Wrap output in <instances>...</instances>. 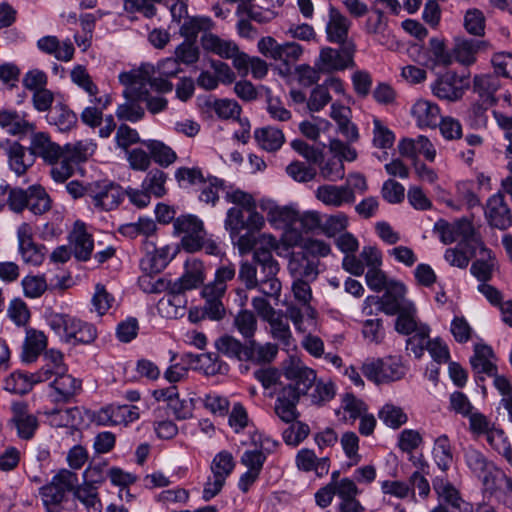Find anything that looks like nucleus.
<instances>
[{"mask_svg":"<svg viewBox=\"0 0 512 512\" xmlns=\"http://www.w3.org/2000/svg\"><path fill=\"white\" fill-rule=\"evenodd\" d=\"M284 375L291 381L286 386H291L300 396L306 395L309 389L315 385V371L306 367L300 361L291 360L284 369Z\"/></svg>","mask_w":512,"mask_h":512,"instance_id":"1a4fd4ad","label":"nucleus"},{"mask_svg":"<svg viewBox=\"0 0 512 512\" xmlns=\"http://www.w3.org/2000/svg\"><path fill=\"white\" fill-rule=\"evenodd\" d=\"M54 389L52 402L59 404L69 403L81 390V381L65 372L56 373L55 379L50 383Z\"/></svg>","mask_w":512,"mask_h":512,"instance_id":"4468645a","label":"nucleus"},{"mask_svg":"<svg viewBox=\"0 0 512 512\" xmlns=\"http://www.w3.org/2000/svg\"><path fill=\"white\" fill-rule=\"evenodd\" d=\"M233 325L247 341L254 338L257 330V319L252 311L243 309L234 317Z\"/></svg>","mask_w":512,"mask_h":512,"instance_id":"603ef678","label":"nucleus"},{"mask_svg":"<svg viewBox=\"0 0 512 512\" xmlns=\"http://www.w3.org/2000/svg\"><path fill=\"white\" fill-rule=\"evenodd\" d=\"M494 357L492 348L486 344H476L474 346V355L470 358V364L475 373L495 375L497 372L496 364L490 361Z\"/></svg>","mask_w":512,"mask_h":512,"instance_id":"c756f323","label":"nucleus"},{"mask_svg":"<svg viewBox=\"0 0 512 512\" xmlns=\"http://www.w3.org/2000/svg\"><path fill=\"white\" fill-rule=\"evenodd\" d=\"M352 65H354V62L351 52L347 49L340 52L331 47L322 48L319 58L315 63V66L319 68L322 73L342 71Z\"/></svg>","mask_w":512,"mask_h":512,"instance_id":"9b49d317","label":"nucleus"},{"mask_svg":"<svg viewBox=\"0 0 512 512\" xmlns=\"http://www.w3.org/2000/svg\"><path fill=\"white\" fill-rule=\"evenodd\" d=\"M97 337L96 327L88 322L77 318L69 335V343L73 344H91Z\"/></svg>","mask_w":512,"mask_h":512,"instance_id":"864d4df0","label":"nucleus"},{"mask_svg":"<svg viewBox=\"0 0 512 512\" xmlns=\"http://www.w3.org/2000/svg\"><path fill=\"white\" fill-rule=\"evenodd\" d=\"M486 18L483 12L477 8H470L464 15V28L474 36H483L485 33Z\"/></svg>","mask_w":512,"mask_h":512,"instance_id":"69168bd1","label":"nucleus"},{"mask_svg":"<svg viewBox=\"0 0 512 512\" xmlns=\"http://www.w3.org/2000/svg\"><path fill=\"white\" fill-rule=\"evenodd\" d=\"M486 440L507 462H512V446L502 429L492 427L486 435Z\"/></svg>","mask_w":512,"mask_h":512,"instance_id":"13d9d810","label":"nucleus"},{"mask_svg":"<svg viewBox=\"0 0 512 512\" xmlns=\"http://www.w3.org/2000/svg\"><path fill=\"white\" fill-rule=\"evenodd\" d=\"M165 292L166 295L158 302V310L169 318L182 317L188 302L185 293L176 291L172 285Z\"/></svg>","mask_w":512,"mask_h":512,"instance_id":"b1692460","label":"nucleus"},{"mask_svg":"<svg viewBox=\"0 0 512 512\" xmlns=\"http://www.w3.org/2000/svg\"><path fill=\"white\" fill-rule=\"evenodd\" d=\"M200 194L199 200L206 204L215 206L219 201L218 192L224 187V181L215 176H208L204 178V182L199 186Z\"/></svg>","mask_w":512,"mask_h":512,"instance_id":"3c124183","label":"nucleus"},{"mask_svg":"<svg viewBox=\"0 0 512 512\" xmlns=\"http://www.w3.org/2000/svg\"><path fill=\"white\" fill-rule=\"evenodd\" d=\"M37 48L48 55H53L57 60L68 62L73 59L75 48L67 39L62 43L56 36H44L37 41Z\"/></svg>","mask_w":512,"mask_h":512,"instance_id":"aec40b11","label":"nucleus"},{"mask_svg":"<svg viewBox=\"0 0 512 512\" xmlns=\"http://www.w3.org/2000/svg\"><path fill=\"white\" fill-rule=\"evenodd\" d=\"M213 22L209 17H186L180 27V35L187 41L196 42L199 32L209 31Z\"/></svg>","mask_w":512,"mask_h":512,"instance_id":"a19ab883","label":"nucleus"},{"mask_svg":"<svg viewBox=\"0 0 512 512\" xmlns=\"http://www.w3.org/2000/svg\"><path fill=\"white\" fill-rule=\"evenodd\" d=\"M225 229L231 238H236L246 231H260L265 224L264 217L256 210H245L240 207H231L226 213Z\"/></svg>","mask_w":512,"mask_h":512,"instance_id":"39448f33","label":"nucleus"},{"mask_svg":"<svg viewBox=\"0 0 512 512\" xmlns=\"http://www.w3.org/2000/svg\"><path fill=\"white\" fill-rule=\"evenodd\" d=\"M329 19L326 25L327 40L331 43L344 44L351 26L350 20L336 7H329Z\"/></svg>","mask_w":512,"mask_h":512,"instance_id":"a211bd4d","label":"nucleus"},{"mask_svg":"<svg viewBox=\"0 0 512 512\" xmlns=\"http://www.w3.org/2000/svg\"><path fill=\"white\" fill-rule=\"evenodd\" d=\"M33 386L31 375H27L23 372H14L5 379L4 388L11 393L24 395L28 393Z\"/></svg>","mask_w":512,"mask_h":512,"instance_id":"0e129e2a","label":"nucleus"},{"mask_svg":"<svg viewBox=\"0 0 512 512\" xmlns=\"http://www.w3.org/2000/svg\"><path fill=\"white\" fill-rule=\"evenodd\" d=\"M73 495L85 506L87 512H101L102 503L96 486L83 483L75 489Z\"/></svg>","mask_w":512,"mask_h":512,"instance_id":"49530a36","label":"nucleus"},{"mask_svg":"<svg viewBox=\"0 0 512 512\" xmlns=\"http://www.w3.org/2000/svg\"><path fill=\"white\" fill-rule=\"evenodd\" d=\"M47 346V337L41 331L27 330L23 345V357L27 362H33Z\"/></svg>","mask_w":512,"mask_h":512,"instance_id":"c9c22d12","label":"nucleus"},{"mask_svg":"<svg viewBox=\"0 0 512 512\" xmlns=\"http://www.w3.org/2000/svg\"><path fill=\"white\" fill-rule=\"evenodd\" d=\"M416 309L413 304H407L404 309L398 312L395 321V330L403 335H410L417 328L415 320Z\"/></svg>","mask_w":512,"mask_h":512,"instance_id":"e2e57ef3","label":"nucleus"},{"mask_svg":"<svg viewBox=\"0 0 512 512\" xmlns=\"http://www.w3.org/2000/svg\"><path fill=\"white\" fill-rule=\"evenodd\" d=\"M412 115L420 127L434 128L440 119V109L437 104L420 99L412 107Z\"/></svg>","mask_w":512,"mask_h":512,"instance_id":"7c9ffc66","label":"nucleus"},{"mask_svg":"<svg viewBox=\"0 0 512 512\" xmlns=\"http://www.w3.org/2000/svg\"><path fill=\"white\" fill-rule=\"evenodd\" d=\"M316 197L324 204L335 207L341 206L343 203H353L355 201V193L352 188L347 185H323L318 187Z\"/></svg>","mask_w":512,"mask_h":512,"instance_id":"5701e85b","label":"nucleus"},{"mask_svg":"<svg viewBox=\"0 0 512 512\" xmlns=\"http://www.w3.org/2000/svg\"><path fill=\"white\" fill-rule=\"evenodd\" d=\"M201 41L205 50L211 51L222 58H232L238 52V47L235 44L224 41L214 34L203 35Z\"/></svg>","mask_w":512,"mask_h":512,"instance_id":"79ce46f5","label":"nucleus"},{"mask_svg":"<svg viewBox=\"0 0 512 512\" xmlns=\"http://www.w3.org/2000/svg\"><path fill=\"white\" fill-rule=\"evenodd\" d=\"M319 264V259L309 257V255H306L301 249L300 251H293L290 254L288 271L294 279L301 278L314 281L319 274Z\"/></svg>","mask_w":512,"mask_h":512,"instance_id":"f8f14e48","label":"nucleus"},{"mask_svg":"<svg viewBox=\"0 0 512 512\" xmlns=\"http://www.w3.org/2000/svg\"><path fill=\"white\" fill-rule=\"evenodd\" d=\"M469 77V73L458 75L454 71H447L433 82L431 85L432 93L440 100L458 101L470 87Z\"/></svg>","mask_w":512,"mask_h":512,"instance_id":"20e7f679","label":"nucleus"},{"mask_svg":"<svg viewBox=\"0 0 512 512\" xmlns=\"http://www.w3.org/2000/svg\"><path fill=\"white\" fill-rule=\"evenodd\" d=\"M0 127L11 135L26 134L34 129L32 123L11 109H0Z\"/></svg>","mask_w":512,"mask_h":512,"instance_id":"2f4dec72","label":"nucleus"},{"mask_svg":"<svg viewBox=\"0 0 512 512\" xmlns=\"http://www.w3.org/2000/svg\"><path fill=\"white\" fill-rule=\"evenodd\" d=\"M27 196L26 208L33 214L42 215L51 209V199L42 186H30Z\"/></svg>","mask_w":512,"mask_h":512,"instance_id":"e433bc0d","label":"nucleus"},{"mask_svg":"<svg viewBox=\"0 0 512 512\" xmlns=\"http://www.w3.org/2000/svg\"><path fill=\"white\" fill-rule=\"evenodd\" d=\"M214 345L218 353H221L230 359H235L240 362L244 361L243 353L245 351L246 341L242 343L235 337L225 334L216 339Z\"/></svg>","mask_w":512,"mask_h":512,"instance_id":"4c0bfd02","label":"nucleus"},{"mask_svg":"<svg viewBox=\"0 0 512 512\" xmlns=\"http://www.w3.org/2000/svg\"><path fill=\"white\" fill-rule=\"evenodd\" d=\"M116 116L121 121L138 122L144 118L145 110L140 105V100H136V96H130L117 107Z\"/></svg>","mask_w":512,"mask_h":512,"instance_id":"6e6d98bb","label":"nucleus"},{"mask_svg":"<svg viewBox=\"0 0 512 512\" xmlns=\"http://www.w3.org/2000/svg\"><path fill=\"white\" fill-rule=\"evenodd\" d=\"M254 138L261 148L269 152L279 150L285 141L283 132L270 126L256 129Z\"/></svg>","mask_w":512,"mask_h":512,"instance_id":"f704fd0d","label":"nucleus"},{"mask_svg":"<svg viewBox=\"0 0 512 512\" xmlns=\"http://www.w3.org/2000/svg\"><path fill=\"white\" fill-rule=\"evenodd\" d=\"M433 489L439 497V504L448 512H469L474 509L473 505L465 501L458 489L443 477H436L433 480Z\"/></svg>","mask_w":512,"mask_h":512,"instance_id":"423d86ee","label":"nucleus"},{"mask_svg":"<svg viewBox=\"0 0 512 512\" xmlns=\"http://www.w3.org/2000/svg\"><path fill=\"white\" fill-rule=\"evenodd\" d=\"M48 120L50 124H54L60 131L71 130L78 121L77 115L66 105H55L49 115Z\"/></svg>","mask_w":512,"mask_h":512,"instance_id":"58836bf2","label":"nucleus"},{"mask_svg":"<svg viewBox=\"0 0 512 512\" xmlns=\"http://www.w3.org/2000/svg\"><path fill=\"white\" fill-rule=\"evenodd\" d=\"M377 365H380L379 367L383 369L382 380H385V382L398 381L407 372V368L398 357L378 358Z\"/></svg>","mask_w":512,"mask_h":512,"instance_id":"de8ad7c7","label":"nucleus"},{"mask_svg":"<svg viewBox=\"0 0 512 512\" xmlns=\"http://www.w3.org/2000/svg\"><path fill=\"white\" fill-rule=\"evenodd\" d=\"M235 273L236 270L232 264L219 267L215 273V281L204 286L206 294H225L226 282L232 280L235 277Z\"/></svg>","mask_w":512,"mask_h":512,"instance_id":"4d7b16f0","label":"nucleus"},{"mask_svg":"<svg viewBox=\"0 0 512 512\" xmlns=\"http://www.w3.org/2000/svg\"><path fill=\"white\" fill-rule=\"evenodd\" d=\"M406 288L402 283L389 282L385 293L380 297L379 310L387 315H396L407 304H412L405 300Z\"/></svg>","mask_w":512,"mask_h":512,"instance_id":"2eb2a0df","label":"nucleus"},{"mask_svg":"<svg viewBox=\"0 0 512 512\" xmlns=\"http://www.w3.org/2000/svg\"><path fill=\"white\" fill-rule=\"evenodd\" d=\"M13 421L17 428L18 436L21 439H31L38 428V419L35 415L27 413L24 408L15 410Z\"/></svg>","mask_w":512,"mask_h":512,"instance_id":"37998d69","label":"nucleus"},{"mask_svg":"<svg viewBox=\"0 0 512 512\" xmlns=\"http://www.w3.org/2000/svg\"><path fill=\"white\" fill-rule=\"evenodd\" d=\"M201 294L205 299L203 307L207 318L214 321L222 320L225 316V307L221 300L224 294L213 293L212 295H208L205 292V287H203Z\"/></svg>","mask_w":512,"mask_h":512,"instance_id":"338daca9","label":"nucleus"},{"mask_svg":"<svg viewBox=\"0 0 512 512\" xmlns=\"http://www.w3.org/2000/svg\"><path fill=\"white\" fill-rule=\"evenodd\" d=\"M500 83L497 75L484 74L476 75L473 80V90L480 98L490 105L495 104V92L499 89Z\"/></svg>","mask_w":512,"mask_h":512,"instance_id":"473e14b6","label":"nucleus"},{"mask_svg":"<svg viewBox=\"0 0 512 512\" xmlns=\"http://www.w3.org/2000/svg\"><path fill=\"white\" fill-rule=\"evenodd\" d=\"M465 461L471 471L479 477L483 476L495 465L476 449H468L466 451Z\"/></svg>","mask_w":512,"mask_h":512,"instance_id":"774afa93","label":"nucleus"},{"mask_svg":"<svg viewBox=\"0 0 512 512\" xmlns=\"http://www.w3.org/2000/svg\"><path fill=\"white\" fill-rule=\"evenodd\" d=\"M46 320L55 334L63 338L66 343H69V335L77 318L69 314L49 312L46 315Z\"/></svg>","mask_w":512,"mask_h":512,"instance_id":"ea45409f","label":"nucleus"},{"mask_svg":"<svg viewBox=\"0 0 512 512\" xmlns=\"http://www.w3.org/2000/svg\"><path fill=\"white\" fill-rule=\"evenodd\" d=\"M94 242L92 235L89 234L81 224L79 229L74 231V240L72 241V253L78 261H88L91 258Z\"/></svg>","mask_w":512,"mask_h":512,"instance_id":"72a5a7b5","label":"nucleus"},{"mask_svg":"<svg viewBox=\"0 0 512 512\" xmlns=\"http://www.w3.org/2000/svg\"><path fill=\"white\" fill-rule=\"evenodd\" d=\"M300 397L291 386H284L277 394L275 414L285 423L295 422L300 416L297 410Z\"/></svg>","mask_w":512,"mask_h":512,"instance_id":"ddd939ff","label":"nucleus"},{"mask_svg":"<svg viewBox=\"0 0 512 512\" xmlns=\"http://www.w3.org/2000/svg\"><path fill=\"white\" fill-rule=\"evenodd\" d=\"M174 234L183 235L181 245L187 252L199 251L204 244L205 229L203 222L195 215L178 216L174 223Z\"/></svg>","mask_w":512,"mask_h":512,"instance_id":"7ed1b4c3","label":"nucleus"},{"mask_svg":"<svg viewBox=\"0 0 512 512\" xmlns=\"http://www.w3.org/2000/svg\"><path fill=\"white\" fill-rule=\"evenodd\" d=\"M478 247L479 258L472 263L470 272L478 281L486 283L492 279L497 260L492 250L487 248L484 243H479Z\"/></svg>","mask_w":512,"mask_h":512,"instance_id":"6ab92c4d","label":"nucleus"},{"mask_svg":"<svg viewBox=\"0 0 512 512\" xmlns=\"http://www.w3.org/2000/svg\"><path fill=\"white\" fill-rule=\"evenodd\" d=\"M18 240L23 260L35 266L40 265L44 260L45 247L34 242L27 224H23L18 229Z\"/></svg>","mask_w":512,"mask_h":512,"instance_id":"dca6fc26","label":"nucleus"},{"mask_svg":"<svg viewBox=\"0 0 512 512\" xmlns=\"http://www.w3.org/2000/svg\"><path fill=\"white\" fill-rule=\"evenodd\" d=\"M150 74H155V67L151 64H144L138 71L125 72L120 74V82L127 86L124 91V97L136 96L145 89V78Z\"/></svg>","mask_w":512,"mask_h":512,"instance_id":"a878e982","label":"nucleus"},{"mask_svg":"<svg viewBox=\"0 0 512 512\" xmlns=\"http://www.w3.org/2000/svg\"><path fill=\"white\" fill-rule=\"evenodd\" d=\"M207 111H214L220 119L238 118L241 114V106L231 99H216L208 96L200 104Z\"/></svg>","mask_w":512,"mask_h":512,"instance_id":"cd10ccee","label":"nucleus"},{"mask_svg":"<svg viewBox=\"0 0 512 512\" xmlns=\"http://www.w3.org/2000/svg\"><path fill=\"white\" fill-rule=\"evenodd\" d=\"M166 180L167 174L162 170L155 168L147 173L142 182V188L156 198H161L167 193L165 188Z\"/></svg>","mask_w":512,"mask_h":512,"instance_id":"8fccbe9b","label":"nucleus"},{"mask_svg":"<svg viewBox=\"0 0 512 512\" xmlns=\"http://www.w3.org/2000/svg\"><path fill=\"white\" fill-rule=\"evenodd\" d=\"M252 257L260 278V291L266 296L277 298L281 292V282L276 277L280 268L271 249L262 246L256 248Z\"/></svg>","mask_w":512,"mask_h":512,"instance_id":"f257e3e1","label":"nucleus"},{"mask_svg":"<svg viewBox=\"0 0 512 512\" xmlns=\"http://www.w3.org/2000/svg\"><path fill=\"white\" fill-rule=\"evenodd\" d=\"M40 494L48 512H58L66 492L54 481H51L40 489Z\"/></svg>","mask_w":512,"mask_h":512,"instance_id":"bf43d9fd","label":"nucleus"},{"mask_svg":"<svg viewBox=\"0 0 512 512\" xmlns=\"http://www.w3.org/2000/svg\"><path fill=\"white\" fill-rule=\"evenodd\" d=\"M488 46L486 41L476 39H458L453 47V61L470 66L476 61L477 53Z\"/></svg>","mask_w":512,"mask_h":512,"instance_id":"bb28decb","label":"nucleus"},{"mask_svg":"<svg viewBox=\"0 0 512 512\" xmlns=\"http://www.w3.org/2000/svg\"><path fill=\"white\" fill-rule=\"evenodd\" d=\"M378 417L392 429H399L408 421L407 414L399 406L387 403L378 412Z\"/></svg>","mask_w":512,"mask_h":512,"instance_id":"5fc2aeb1","label":"nucleus"},{"mask_svg":"<svg viewBox=\"0 0 512 512\" xmlns=\"http://www.w3.org/2000/svg\"><path fill=\"white\" fill-rule=\"evenodd\" d=\"M29 150L32 151L34 159L38 156L47 164H52L59 160L63 147L51 141L48 134L39 132L33 135Z\"/></svg>","mask_w":512,"mask_h":512,"instance_id":"f3484780","label":"nucleus"},{"mask_svg":"<svg viewBox=\"0 0 512 512\" xmlns=\"http://www.w3.org/2000/svg\"><path fill=\"white\" fill-rule=\"evenodd\" d=\"M90 155V145L83 142L66 144L61 151L59 160L50 164L51 177L59 183L65 182L75 172L79 164L85 162Z\"/></svg>","mask_w":512,"mask_h":512,"instance_id":"f03ea898","label":"nucleus"},{"mask_svg":"<svg viewBox=\"0 0 512 512\" xmlns=\"http://www.w3.org/2000/svg\"><path fill=\"white\" fill-rule=\"evenodd\" d=\"M481 477L484 492L488 493L490 496H494L510 478L502 469L495 465Z\"/></svg>","mask_w":512,"mask_h":512,"instance_id":"680f3d73","label":"nucleus"},{"mask_svg":"<svg viewBox=\"0 0 512 512\" xmlns=\"http://www.w3.org/2000/svg\"><path fill=\"white\" fill-rule=\"evenodd\" d=\"M235 467L233 456L228 451L219 452L211 463L213 477L226 481V478L232 473Z\"/></svg>","mask_w":512,"mask_h":512,"instance_id":"052dcab7","label":"nucleus"},{"mask_svg":"<svg viewBox=\"0 0 512 512\" xmlns=\"http://www.w3.org/2000/svg\"><path fill=\"white\" fill-rule=\"evenodd\" d=\"M88 194L92 197L94 205L105 211L118 207L124 197L122 187L113 182H97L89 187Z\"/></svg>","mask_w":512,"mask_h":512,"instance_id":"0eeeda50","label":"nucleus"},{"mask_svg":"<svg viewBox=\"0 0 512 512\" xmlns=\"http://www.w3.org/2000/svg\"><path fill=\"white\" fill-rule=\"evenodd\" d=\"M7 155L9 158V166L18 176H22L26 173L27 169L34 163L32 151L22 146L18 142H13L7 149Z\"/></svg>","mask_w":512,"mask_h":512,"instance_id":"c85d7f7f","label":"nucleus"},{"mask_svg":"<svg viewBox=\"0 0 512 512\" xmlns=\"http://www.w3.org/2000/svg\"><path fill=\"white\" fill-rule=\"evenodd\" d=\"M322 218L320 214L316 211H308L305 213L299 212V219L297 220V231L293 233L291 237H293V241L290 242L291 245H297L298 242L302 239V233L313 232L316 229L321 230Z\"/></svg>","mask_w":512,"mask_h":512,"instance_id":"c03bdc74","label":"nucleus"},{"mask_svg":"<svg viewBox=\"0 0 512 512\" xmlns=\"http://www.w3.org/2000/svg\"><path fill=\"white\" fill-rule=\"evenodd\" d=\"M143 244L146 254L141 259L140 266L144 273L159 274L177 253V249L171 252V247L168 245L157 249L155 244L147 239Z\"/></svg>","mask_w":512,"mask_h":512,"instance_id":"6e6552de","label":"nucleus"},{"mask_svg":"<svg viewBox=\"0 0 512 512\" xmlns=\"http://www.w3.org/2000/svg\"><path fill=\"white\" fill-rule=\"evenodd\" d=\"M278 347L276 344L265 343L260 344L254 338L246 341L244 355V362H251L254 364H268L271 363L277 356Z\"/></svg>","mask_w":512,"mask_h":512,"instance_id":"4be33fe9","label":"nucleus"},{"mask_svg":"<svg viewBox=\"0 0 512 512\" xmlns=\"http://www.w3.org/2000/svg\"><path fill=\"white\" fill-rule=\"evenodd\" d=\"M204 271L202 262L193 260L191 263L186 262V270L183 275L175 281L170 280V285L176 289V291H182L186 293L199 288L204 282Z\"/></svg>","mask_w":512,"mask_h":512,"instance_id":"412c9836","label":"nucleus"},{"mask_svg":"<svg viewBox=\"0 0 512 512\" xmlns=\"http://www.w3.org/2000/svg\"><path fill=\"white\" fill-rule=\"evenodd\" d=\"M432 453L437 466L443 472L446 471L453 461L451 444L447 435H441L435 440Z\"/></svg>","mask_w":512,"mask_h":512,"instance_id":"09e8293b","label":"nucleus"},{"mask_svg":"<svg viewBox=\"0 0 512 512\" xmlns=\"http://www.w3.org/2000/svg\"><path fill=\"white\" fill-rule=\"evenodd\" d=\"M485 216L493 228L506 230L512 225V214L502 193L499 192L488 199Z\"/></svg>","mask_w":512,"mask_h":512,"instance_id":"9d476101","label":"nucleus"},{"mask_svg":"<svg viewBox=\"0 0 512 512\" xmlns=\"http://www.w3.org/2000/svg\"><path fill=\"white\" fill-rule=\"evenodd\" d=\"M142 144L148 148L150 159H153L160 166L167 167L177 158L176 153L161 141L143 140Z\"/></svg>","mask_w":512,"mask_h":512,"instance_id":"a18cd8bd","label":"nucleus"},{"mask_svg":"<svg viewBox=\"0 0 512 512\" xmlns=\"http://www.w3.org/2000/svg\"><path fill=\"white\" fill-rule=\"evenodd\" d=\"M295 461L299 470L304 472L314 471L318 477H323L329 472V457L318 458L315 452L311 449L303 448L299 450Z\"/></svg>","mask_w":512,"mask_h":512,"instance_id":"393cba45","label":"nucleus"}]
</instances>
